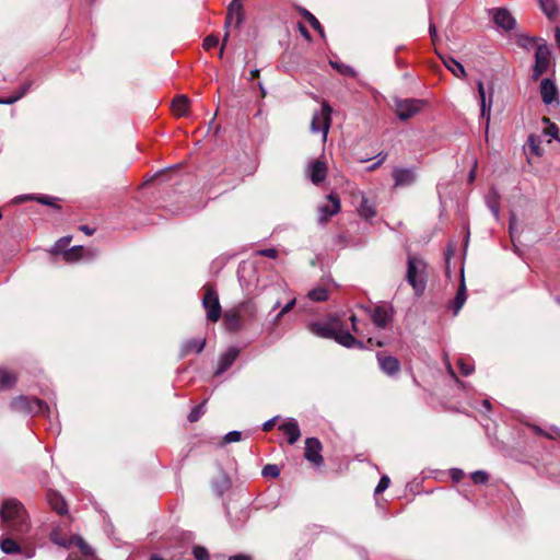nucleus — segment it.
Segmentation results:
<instances>
[{"label":"nucleus","mask_w":560,"mask_h":560,"mask_svg":"<svg viewBox=\"0 0 560 560\" xmlns=\"http://www.w3.org/2000/svg\"><path fill=\"white\" fill-rule=\"evenodd\" d=\"M1 527L11 535L20 536L30 528L28 516L24 506L14 499L5 500L0 510Z\"/></svg>","instance_id":"1"},{"label":"nucleus","mask_w":560,"mask_h":560,"mask_svg":"<svg viewBox=\"0 0 560 560\" xmlns=\"http://www.w3.org/2000/svg\"><path fill=\"white\" fill-rule=\"evenodd\" d=\"M427 264L423 259L409 256L407 262L408 283L412 287L416 295H421L427 284Z\"/></svg>","instance_id":"2"},{"label":"nucleus","mask_w":560,"mask_h":560,"mask_svg":"<svg viewBox=\"0 0 560 560\" xmlns=\"http://www.w3.org/2000/svg\"><path fill=\"white\" fill-rule=\"evenodd\" d=\"M11 408L18 412L31 415H45L46 412H49V408L44 401L26 396L14 398L11 401Z\"/></svg>","instance_id":"3"},{"label":"nucleus","mask_w":560,"mask_h":560,"mask_svg":"<svg viewBox=\"0 0 560 560\" xmlns=\"http://www.w3.org/2000/svg\"><path fill=\"white\" fill-rule=\"evenodd\" d=\"M330 114L331 107L328 103L323 102L320 110L313 115L311 130L314 133H319L322 140H327V135L330 127Z\"/></svg>","instance_id":"4"},{"label":"nucleus","mask_w":560,"mask_h":560,"mask_svg":"<svg viewBox=\"0 0 560 560\" xmlns=\"http://www.w3.org/2000/svg\"><path fill=\"white\" fill-rule=\"evenodd\" d=\"M395 113L400 120H407L418 114L425 102L417 98H395Z\"/></svg>","instance_id":"5"},{"label":"nucleus","mask_w":560,"mask_h":560,"mask_svg":"<svg viewBox=\"0 0 560 560\" xmlns=\"http://www.w3.org/2000/svg\"><path fill=\"white\" fill-rule=\"evenodd\" d=\"M551 52L547 44H539L535 51V65L533 67L532 80L537 81L545 74L550 66Z\"/></svg>","instance_id":"6"},{"label":"nucleus","mask_w":560,"mask_h":560,"mask_svg":"<svg viewBox=\"0 0 560 560\" xmlns=\"http://www.w3.org/2000/svg\"><path fill=\"white\" fill-rule=\"evenodd\" d=\"M202 305L207 313V319L218 322L221 316V305L218 293L212 288H207L202 298Z\"/></svg>","instance_id":"7"},{"label":"nucleus","mask_w":560,"mask_h":560,"mask_svg":"<svg viewBox=\"0 0 560 560\" xmlns=\"http://www.w3.org/2000/svg\"><path fill=\"white\" fill-rule=\"evenodd\" d=\"M340 210V199L337 195L330 194L327 196L325 205L318 208V220L320 223L327 222L328 219Z\"/></svg>","instance_id":"8"},{"label":"nucleus","mask_w":560,"mask_h":560,"mask_svg":"<svg viewBox=\"0 0 560 560\" xmlns=\"http://www.w3.org/2000/svg\"><path fill=\"white\" fill-rule=\"evenodd\" d=\"M322 452V443L316 438H308L305 441V458L313 463L316 466H319L323 463Z\"/></svg>","instance_id":"9"},{"label":"nucleus","mask_w":560,"mask_h":560,"mask_svg":"<svg viewBox=\"0 0 560 560\" xmlns=\"http://www.w3.org/2000/svg\"><path fill=\"white\" fill-rule=\"evenodd\" d=\"M540 95L546 105L559 103L558 89L551 79L545 78L540 82Z\"/></svg>","instance_id":"10"},{"label":"nucleus","mask_w":560,"mask_h":560,"mask_svg":"<svg viewBox=\"0 0 560 560\" xmlns=\"http://www.w3.org/2000/svg\"><path fill=\"white\" fill-rule=\"evenodd\" d=\"M395 187H407L415 183L417 176L413 168L396 167L392 174Z\"/></svg>","instance_id":"11"},{"label":"nucleus","mask_w":560,"mask_h":560,"mask_svg":"<svg viewBox=\"0 0 560 560\" xmlns=\"http://www.w3.org/2000/svg\"><path fill=\"white\" fill-rule=\"evenodd\" d=\"M306 175L313 184L318 185L326 178V164L318 160L312 161L306 168Z\"/></svg>","instance_id":"12"},{"label":"nucleus","mask_w":560,"mask_h":560,"mask_svg":"<svg viewBox=\"0 0 560 560\" xmlns=\"http://www.w3.org/2000/svg\"><path fill=\"white\" fill-rule=\"evenodd\" d=\"M477 90H478V97H479V104H480V114L482 118H486L489 120L490 118V112L492 106V96H493V89H491L489 98L487 100L486 96V89L482 81L477 82Z\"/></svg>","instance_id":"13"},{"label":"nucleus","mask_w":560,"mask_h":560,"mask_svg":"<svg viewBox=\"0 0 560 560\" xmlns=\"http://www.w3.org/2000/svg\"><path fill=\"white\" fill-rule=\"evenodd\" d=\"M493 21L497 26L504 31H511L515 27L516 21L512 14L503 8L495 9L493 12Z\"/></svg>","instance_id":"14"},{"label":"nucleus","mask_w":560,"mask_h":560,"mask_svg":"<svg viewBox=\"0 0 560 560\" xmlns=\"http://www.w3.org/2000/svg\"><path fill=\"white\" fill-rule=\"evenodd\" d=\"M51 540L58 545V546H61V547H69L71 545H75L79 547V549L84 553V555H88L90 553V549H89V546L85 544V541L81 538V537H71L69 539H66L63 537H61L57 532H52L51 535Z\"/></svg>","instance_id":"15"},{"label":"nucleus","mask_w":560,"mask_h":560,"mask_svg":"<svg viewBox=\"0 0 560 560\" xmlns=\"http://www.w3.org/2000/svg\"><path fill=\"white\" fill-rule=\"evenodd\" d=\"M238 354L240 350L235 347H231L224 353H222L219 359L215 375L224 373L235 362Z\"/></svg>","instance_id":"16"},{"label":"nucleus","mask_w":560,"mask_h":560,"mask_svg":"<svg viewBox=\"0 0 560 560\" xmlns=\"http://www.w3.org/2000/svg\"><path fill=\"white\" fill-rule=\"evenodd\" d=\"M279 430H281L284 434L288 435L289 444H294L301 436V431L298 421L294 418L287 419L283 423L279 425Z\"/></svg>","instance_id":"17"},{"label":"nucleus","mask_w":560,"mask_h":560,"mask_svg":"<svg viewBox=\"0 0 560 560\" xmlns=\"http://www.w3.org/2000/svg\"><path fill=\"white\" fill-rule=\"evenodd\" d=\"M377 361L381 370L389 376L398 373L400 370L399 361L395 357L382 355L378 353Z\"/></svg>","instance_id":"18"},{"label":"nucleus","mask_w":560,"mask_h":560,"mask_svg":"<svg viewBox=\"0 0 560 560\" xmlns=\"http://www.w3.org/2000/svg\"><path fill=\"white\" fill-rule=\"evenodd\" d=\"M234 16H235V26L240 27L244 21V14L242 11V4L240 3L238 0H233L229 7V14H228V18H226L225 24H224L225 27L230 26Z\"/></svg>","instance_id":"19"},{"label":"nucleus","mask_w":560,"mask_h":560,"mask_svg":"<svg viewBox=\"0 0 560 560\" xmlns=\"http://www.w3.org/2000/svg\"><path fill=\"white\" fill-rule=\"evenodd\" d=\"M338 330V327L336 324H312L311 325V331L322 338H329L334 339L336 336V332Z\"/></svg>","instance_id":"20"},{"label":"nucleus","mask_w":560,"mask_h":560,"mask_svg":"<svg viewBox=\"0 0 560 560\" xmlns=\"http://www.w3.org/2000/svg\"><path fill=\"white\" fill-rule=\"evenodd\" d=\"M28 200H36L42 205H46V206H50V207L59 209V206L56 203L57 199L54 197H50V196H46V195H39V196L22 195V196L15 197L12 200V202L20 203V202H24V201H28Z\"/></svg>","instance_id":"21"},{"label":"nucleus","mask_w":560,"mask_h":560,"mask_svg":"<svg viewBox=\"0 0 560 560\" xmlns=\"http://www.w3.org/2000/svg\"><path fill=\"white\" fill-rule=\"evenodd\" d=\"M443 65L450 70L456 78H465L466 70L464 66L451 56H440Z\"/></svg>","instance_id":"22"},{"label":"nucleus","mask_w":560,"mask_h":560,"mask_svg":"<svg viewBox=\"0 0 560 560\" xmlns=\"http://www.w3.org/2000/svg\"><path fill=\"white\" fill-rule=\"evenodd\" d=\"M190 101L186 95H177L172 102V110L178 116L183 117L188 115Z\"/></svg>","instance_id":"23"},{"label":"nucleus","mask_w":560,"mask_h":560,"mask_svg":"<svg viewBox=\"0 0 560 560\" xmlns=\"http://www.w3.org/2000/svg\"><path fill=\"white\" fill-rule=\"evenodd\" d=\"M338 343L346 348L360 347L362 348V342L357 340L350 332L343 331L338 328L336 336L334 338Z\"/></svg>","instance_id":"24"},{"label":"nucleus","mask_w":560,"mask_h":560,"mask_svg":"<svg viewBox=\"0 0 560 560\" xmlns=\"http://www.w3.org/2000/svg\"><path fill=\"white\" fill-rule=\"evenodd\" d=\"M371 318L376 327L384 328L390 320V314L387 308L377 306L372 313Z\"/></svg>","instance_id":"25"},{"label":"nucleus","mask_w":560,"mask_h":560,"mask_svg":"<svg viewBox=\"0 0 560 560\" xmlns=\"http://www.w3.org/2000/svg\"><path fill=\"white\" fill-rule=\"evenodd\" d=\"M466 299H467L466 285H465V280H464V273L462 272L460 285H459L456 296L451 305L454 315H457L459 313L460 308L463 307V305L466 302Z\"/></svg>","instance_id":"26"},{"label":"nucleus","mask_w":560,"mask_h":560,"mask_svg":"<svg viewBox=\"0 0 560 560\" xmlns=\"http://www.w3.org/2000/svg\"><path fill=\"white\" fill-rule=\"evenodd\" d=\"M205 346H206L205 339H191V340L186 341L182 346L180 353H182V355H187L190 352L199 353L203 350Z\"/></svg>","instance_id":"27"},{"label":"nucleus","mask_w":560,"mask_h":560,"mask_svg":"<svg viewBox=\"0 0 560 560\" xmlns=\"http://www.w3.org/2000/svg\"><path fill=\"white\" fill-rule=\"evenodd\" d=\"M48 503L58 514L67 513V504L59 493L50 492Z\"/></svg>","instance_id":"28"},{"label":"nucleus","mask_w":560,"mask_h":560,"mask_svg":"<svg viewBox=\"0 0 560 560\" xmlns=\"http://www.w3.org/2000/svg\"><path fill=\"white\" fill-rule=\"evenodd\" d=\"M359 213L362 218L365 220H371L375 217L376 211L374 205L366 198L362 197L360 207H359Z\"/></svg>","instance_id":"29"},{"label":"nucleus","mask_w":560,"mask_h":560,"mask_svg":"<svg viewBox=\"0 0 560 560\" xmlns=\"http://www.w3.org/2000/svg\"><path fill=\"white\" fill-rule=\"evenodd\" d=\"M300 14L310 23V25L319 33L320 37H325V32L319 21L308 10L304 8L299 9Z\"/></svg>","instance_id":"30"},{"label":"nucleus","mask_w":560,"mask_h":560,"mask_svg":"<svg viewBox=\"0 0 560 560\" xmlns=\"http://www.w3.org/2000/svg\"><path fill=\"white\" fill-rule=\"evenodd\" d=\"M224 319L226 327L230 330H236L242 326L238 308L236 311L226 312L224 315Z\"/></svg>","instance_id":"31"},{"label":"nucleus","mask_w":560,"mask_h":560,"mask_svg":"<svg viewBox=\"0 0 560 560\" xmlns=\"http://www.w3.org/2000/svg\"><path fill=\"white\" fill-rule=\"evenodd\" d=\"M329 65L331 66V68H334L336 71H338L342 75L355 78L358 74L357 71L354 70V68H352L349 65H346V63H342L339 61H335V60H330Z\"/></svg>","instance_id":"32"},{"label":"nucleus","mask_w":560,"mask_h":560,"mask_svg":"<svg viewBox=\"0 0 560 560\" xmlns=\"http://www.w3.org/2000/svg\"><path fill=\"white\" fill-rule=\"evenodd\" d=\"M539 7L542 12L549 18H553L558 13V5L556 0H538Z\"/></svg>","instance_id":"33"},{"label":"nucleus","mask_w":560,"mask_h":560,"mask_svg":"<svg viewBox=\"0 0 560 560\" xmlns=\"http://www.w3.org/2000/svg\"><path fill=\"white\" fill-rule=\"evenodd\" d=\"M542 124L545 125L542 129L544 136L549 137L550 139L553 140H560V138L558 137L559 128L555 122H551L549 118L545 117L542 118Z\"/></svg>","instance_id":"34"},{"label":"nucleus","mask_w":560,"mask_h":560,"mask_svg":"<svg viewBox=\"0 0 560 560\" xmlns=\"http://www.w3.org/2000/svg\"><path fill=\"white\" fill-rule=\"evenodd\" d=\"M83 253L82 246H73L62 252V257L67 262H75L81 259Z\"/></svg>","instance_id":"35"},{"label":"nucleus","mask_w":560,"mask_h":560,"mask_svg":"<svg viewBox=\"0 0 560 560\" xmlns=\"http://www.w3.org/2000/svg\"><path fill=\"white\" fill-rule=\"evenodd\" d=\"M523 150L524 153L527 155L529 162L532 161L533 158H538L542 154L540 142H527L523 147Z\"/></svg>","instance_id":"36"},{"label":"nucleus","mask_w":560,"mask_h":560,"mask_svg":"<svg viewBox=\"0 0 560 560\" xmlns=\"http://www.w3.org/2000/svg\"><path fill=\"white\" fill-rule=\"evenodd\" d=\"M30 88H31V83L23 84L12 96L7 97V98H0V104L9 105V104H13V103L18 102L27 93Z\"/></svg>","instance_id":"37"},{"label":"nucleus","mask_w":560,"mask_h":560,"mask_svg":"<svg viewBox=\"0 0 560 560\" xmlns=\"http://www.w3.org/2000/svg\"><path fill=\"white\" fill-rule=\"evenodd\" d=\"M0 548L4 553H16L20 551L18 542L12 538H3L0 541Z\"/></svg>","instance_id":"38"},{"label":"nucleus","mask_w":560,"mask_h":560,"mask_svg":"<svg viewBox=\"0 0 560 560\" xmlns=\"http://www.w3.org/2000/svg\"><path fill=\"white\" fill-rule=\"evenodd\" d=\"M307 296L315 302L326 301L328 299V291L324 287L312 289Z\"/></svg>","instance_id":"39"},{"label":"nucleus","mask_w":560,"mask_h":560,"mask_svg":"<svg viewBox=\"0 0 560 560\" xmlns=\"http://www.w3.org/2000/svg\"><path fill=\"white\" fill-rule=\"evenodd\" d=\"M237 308H238L240 315L241 314H246L249 317L254 318L256 316V314H257L256 305L253 302H250V301H247V302H244V303L240 304V306Z\"/></svg>","instance_id":"40"},{"label":"nucleus","mask_w":560,"mask_h":560,"mask_svg":"<svg viewBox=\"0 0 560 560\" xmlns=\"http://www.w3.org/2000/svg\"><path fill=\"white\" fill-rule=\"evenodd\" d=\"M15 382V377L7 370H0V387H10Z\"/></svg>","instance_id":"41"},{"label":"nucleus","mask_w":560,"mask_h":560,"mask_svg":"<svg viewBox=\"0 0 560 560\" xmlns=\"http://www.w3.org/2000/svg\"><path fill=\"white\" fill-rule=\"evenodd\" d=\"M261 475L266 478H276L280 475V469L278 465L268 464L262 468Z\"/></svg>","instance_id":"42"},{"label":"nucleus","mask_w":560,"mask_h":560,"mask_svg":"<svg viewBox=\"0 0 560 560\" xmlns=\"http://www.w3.org/2000/svg\"><path fill=\"white\" fill-rule=\"evenodd\" d=\"M205 405L206 401L191 409V411L188 415V420L190 422H196L205 413Z\"/></svg>","instance_id":"43"},{"label":"nucleus","mask_w":560,"mask_h":560,"mask_svg":"<svg viewBox=\"0 0 560 560\" xmlns=\"http://www.w3.org/2000/svg\"><path fill=\"white\" fill-rule=\"evenodd\" d=\"M71 242V236H65V237H61L54 246L52 248V253L54 254H59V253H62L63 249L70 244Z\"/></svg>","instance_id":"44"},{"label":"nucleus","mask_w":560,"mask_h":560,"mask_svg":"<svg viewBox=\"0 0 560 560\" xmlns=\"http://www.w3.org/2000/svg\"><path fill=\"white\" fill-rule=\"evenodd\" d=\"M457 365L460 370V373L465 376H468L472 373L474 366L469 362H466L464 359H459Z\"/></svg>","instance_id":"45"},{"label":"nucleus","mask_w":560,"mask_h":560,"mask_svg":"<svg viewBox=\"0 0 560 560\" xmlns=\"http://www.w3.org/2000/svg\"><path fill=\"white\" fill-rule=\"evenodd\" d=\"M192 553L196 560H209V553L205 547L196 546Z\"/></svg>","instance_id":"46"},{"label":"nucleus","mask_w":560,"mask_h":560,"mask_svg":"<svg viewBox=\"0 0 560 560\" xmlns=\"http://www.w3.org/2000/svg\"><path fill=\"white\" fill-rule=\"evenodd\" d=\"M488 478V474L483 470H477L471 474V479L475 483H486Z\"/></svg>","instance_id":"47"},{"label":"nucleus","mask_w":560,"mask_h":560,"mask_svg":"<svg viewBox=\"0 0 560 560\" xmlns=\"http://www.w3.org/2000/svg\"><path fill=\"white\" fill-rule=\"evenodd\" d=\"M219 44V38L214 35H208L203 40V48L210 50Z\"/></svg>","instance_id":"48"},{"label":"nucleus","mask_w":560,"mask_h":560,"mask_svg":"<svg viewBox=\"0 0 560 560\" xmlns=\"http://www.w3.org/2000/svg\"><path fill=\"white\" fill-rule=\"evenodd\" d=\"M242 440V432L241 431H231L224 436L225 443H233L238 442Z\"/></svg>","instance_id":"49"},{"label":"nucleus","mask_w":560,"mask_h":560,"mask_svg":"<svg viewBox=\"0 0 560 560\" xmlns=\"http://www.w3.org/2000/svg\"><path fill=\"white\" fill-rule=\"evenodd\" d=\"M388 486H389V478L387 476H383L380 479V481L375 488V493H381V492L385 491L388 488Z\"/></svg>","instance_id":"50"},{"label":"nucleus","mask_w":560,"mask_h":560,"mask_svg":"<svg viewBox=\"0 0 560 560\" xmlns=\"http://www.w3.org/2000/svg\"><path fill=\"white\" fill-rule=\"evenodd\" d=\"M487 202H488V206H489L493 217L498 220L499 213H500L499 205L497 203L495 200H492L491 197L488 198Z\"/></svg>","instance_id":"51"},{"label":"nucleus","mask_w":560,"mask_h":560,"mask_svg":"<svg viewBox=\"0 0 560 560\" xmlns=\"http://www.w3.org/2000/svg\"><path fill=\"white\" fill-rule=\"evenodd\" d=\"M258 254L261 256L272 258V259L277 258V256H278V252L275 248L261 249L258 252Z\"/></svg>","instance_id":"52"},{"label":"nucleus","mask_w":560,"mask_h":560,"mask_svg":"<svg viewBox=\"0 0 560 560\" xmlns=\"http://www.w3.org/2000/svg\"><path fill=\"white\" fill-rule=\"evenodd\" d=\"M515 233H516V219L514 215H512L511 220H510V234H511L512 240H514Z\"/></svg>","instance_id":"53"},{"label":"nucleus","mask_w":560,"mask_h":560,"mask_svg":"<svg viewBox=\"0 0 560 560\" xmlns=\"http://www.w3.org/2000/svg\"><path fill=\"white\" fill-rule=\"evenodd\" d=\"M451 476L453 480L458 481L464 476V471L455 468L451 470Z\"/></svg>","instance_id":"54"},{"label":"nucleus","mask_w":560,"mask_h":560,"mask_svg":"<svg viewBox=\"0 0 560 560\" xmlns=\"http://www.w3.org/2000/svg\"><path fill=\"white\" fill-rule=\"evenodd\" d=\"M276 420H277V417L266 421L264 424H262V430L264 431H270L273 425L276 424Z\"/></svg>","instance_id":"55"},{"label":"nucleus","mask_w":560,"mask_h":560,"mask_svg":"<svg viewBox=\"0 0 560 560\" xmlns=\"http://www.w3.org/2000/svg\"><path fill=\"white\" fill-rule=\"evenodd\" d=\"M299 31L305 39L311 40V34L308 33L307 28L301 23L299 24Z\"/></svg>","instance_id":"56"},{"label":"nucleus","mask_w":560,"mask_h":560,"mask_svg":"<svg viewBox=\"0 0 560 560\" xmlns=\"http://www.w3.org/2000/svg\"><path fill=\"white\" fill-rule=\"evenodd\" d=\"M295 305V299H292L291 301H289L281 310H282V314H287L289 313L293 306Z\"/></svg>","instance_id":"57"},{"label":"nucleus","mask_w":560,"mask_h":560,"mask_svg":"<svg viewBox=\"0 0 560 560\" xmlns=\"http://www.w3.org/2000/svg\"><path fill=\"white\" fill-rule=\"evenodd\" d=\"M429 33H430V36H431L432 40H433V42H435V40H436V38H438V33H436V27H435V25H434V24H432V23L430 24Z\"/></svg>","instance_id":"58"},{"label":"nucleus","mask_w":560,"mask_h":560,"mask_svg":"<svg viewBox=\"0 0 560 560\" xmlns=\"http://www.w3.org/2000/svg\"><path fill=\"white\" fill-rule=\"evenodd\" d=\"M476 167H477V161L474 160V167L472 170L470 171L469 173V176H468V180L469 182H474L475 177H476Z\"/></svg>","instance_id":"59"},{"label":"nucleus","mask_w":560,"mask_h":560,"mask_svg":"<svg viewBox=\"0 0 560 560\" xmlns=\"http://www.w3.org/2000/svg\"><path fill=\"white\" fill-rule=\"evenodd\" d=\"M350 320L352 322V329L355 334L360 335V329L359 327L357 326V317L354 315H352L350 317Z\"/></svg>","instance_id":"60"},{"label":"nucleus","mask_w":560,"mask_h":560,"mask_svg":"<svg viewBox=\"0 0 560 560\" xmlns=\"http://www.w3.org/2000/svg\"><path fill=\"white\" fill-rule=\"evenodd\" d=\"M229 560H249V557L246 555H235L231 556Z\"/></svg>","instance_id":"61"},{"label":"nucleus","mask_w":560,"mask_h":560,"mask_svg":"<svg viewBox=\"0 0 560 560\" xmlns=\"http://www.w3.org/2000/svg\"><path fill=\"white\" fill-rule=\"evenodd\" d=\"M80 230L85 233L86 235H92L94 233V230L91 229L90 226L88 225H81L80 226Z\"/></svg>","instance_id":"62"},{"label":"nucleus","mask_w":560,"mask_h":560,"mask_svg":"<svg viewBox=\"0 0 560 560\" xmlns=\"http://www.w3.org/2000/svg\"><path fill=\"white\" fill-rule=\"evenodd\" d=\"M377 158H378L377 162H376V163H374L372 166H370V167H369V170H373V168H375L377 165H380V164L385 160L386 155H382V156H381V154H378V155H377Z\"/></svg>","instance_id":"63"},{"label":"nucleus","mask_w":560,"mask_h":560,"mask_svg":"<svg viewBox=\"0 0 560 560\" xmlns=\"http://www.w3.org/2000/svg\"><path fill=\"white\" fill-rule=\"evenodd\" d=\"M259 77V69H254L250 71V78L249 80H254L255 78Z\"/></svg>","instance_id":"64"}]
</instances>
